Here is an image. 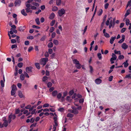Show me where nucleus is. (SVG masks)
Instances as JSON below:
<instances>
[{"instance_id":"1","label":"nucleus","mask_w":131,"mask_h":131,"mask_svg":"<svg viewBox=\"0 0 131 131\" xmlns=\"http://www.w3.org/2000/svg\"><path fill=\"white\" fill-rule=\"evenodd\" d=\"M16 118V116L15 114L13 115L12 113H11L9 115L8 117V123H10L12 121V119L14 120Z\"/></svg>"},{"instance_id":"2","label":"nucleus","mask_w":131,"mask_h":131,"mask_svg":"<svg viewBox=\"0 0 131 131\" xmlns=\"http://www.w3.org/2000/svg\"><path fill=\"white\" fill-rule=\"evenodd\" d=\"M65 10L63 8H61L58 11V13L59 16L61 17L65 14Z\"/></svg>"},{"instance_id":"3","label":"nucleus","mask_w":131,"mask_h":131,"mask_svg":"<svg viewBox=\"0 0 131 131\" xmlns=\"http://www.w3.org/2000/svg\"><path fill=\"white\" fill-rule=\"evenodd\" d=\"M41 62H40L41 64L45 65L47 62L48 61V59L47 58H43L41 59Z\"/></svg>"},{"instance_id":"4","label":"nucleus","mask_w":131,"mask_h":131,"mask_svg":"<svg viewBox=\"0 0 131 131\" xmlns=\"http://www.w3.org/2000/svg\"><path fill=\"white\" fill-rule=\"evenodd\" d=\"M21 0H16L14 3V5L16 7L19 6L21 4Z\"/></svg>"},{"instance_id":"5","label":"nucleus","mask_w":131,"mask_h":131,"mask_svg":"<svg viewBox=\"0 0 131 131\" xmlns=\"http://www.w3.org/2000/svg\"><path fill=\"white\" fill-rule=\"evenodd\" d=\"M32 67H27L26 69V71L27 73H29L30 72H32Z\"/></svg>"},{"instance_id":"6","label":"nucleus","mask_w":131,"mask_h":131,"mask_svg":"<svg viewBox=\"0 0 131 131\" xmlns=\"http://www.w3.org/2000/svg\"><path fill=\"white\" fill-rule=\"evenodd\" d=\"M115 24V22H112V20H111L110 23L109 28V29H110L112 27L113 28L114 27V26Z\"/></svg>"},{"instance_id":"7","label":"nucleus","mask_w":131,"mask_h":131,"mask_svg":"<svg viewBox=\"0 0 131 131\" xmlns=\"http://www.w3.org/2000/svg\"><path fill=\"white\" fill-rule=\"evenodd\" d=\"M102 81V80L99 78L96 79L95 80V82L97 84H100L101 83Z\"/></svg>"},{"instance_id":"8","label":"nucleus","mask_w":131,"mask_h":131,"mask_svg":"<svg viewBox=\"0 0 131 131\" xmlns=\"http://www.w3.org/2000/svg\"><path fill=\"white\" fill-rule=\"evenodd\" d=\"M58 93V92L57 90L54 91L52 93V95L53 96L55 97L57 95Z\"/></svg>"},{"instance_id":"9","label":"nucleus","mask_w":131,"mask_h":131,"mask_svg":"<svg viewBox=\"0 0 131 131\" xmlns=\"http://www.w3.org/2000/svg\"><path fill=\"white\" fill-rule=\"evenodd\" d=\"M122 47L123 49L124 50H125L127 48L128 46L127 45H126V43H123L122 46Z\"/></svg>"},{"instance_id":"10","label":"nucleus","mask_w":131,"mask_h":131,"mask_svg":"<svg viewBox=\"0 0 131 131\" xmlns=\"http://www.w3.org/2000/svg\"><path fill=\"white\" fill-rule=\"evenodd\" d=\"M55 15L54 13H52L50 15L49 18L50 19H53L55 17Z\"/></svg>"},{"instance_id":"11","label":"nucleus","mask_w":131,"mask_h":131,"mask_svg":"<svg viewBox=\"0 0 131 131\" xmlns=\"http://www.w3.org/2000/svg\"><path fill=\"white\" fill-rule=\"evenodd\" d=\"M125 38V36L124 35H123L122 36V39L118 41V43H122L124 41Z\"/></svg>"},{"instance_id":"12","label":"nucleus","mask_w":131,"mask_h":131,"mask_svg":"<svg viewBox=\"0 0 131 131\" xmlns=\"http://www.w3.org/2000/svg\"><path fill=\"white\" fill-rule=\"evenodd\" d=\"M116 37L115 36V37H112L111 38V39H110V43L111 44H112L113 43V41L114 40L116 39Z\"/></svg>"},{"instance_id":"13","label":"nucleus","mask_w":131,"mask_h":131,"mask_svg":"<svg viewBox=\"0 0 131 131\" xmlns=\"http://www.w3.org/2000/svg\"><path fill=\"white\" fill-rule=\"evenodd\" d=\"M21 13L22 14L25 16H26L27 15V14L26 13V12H25V9H24L21 10Z\"/></svg>"},{"instance_id":"14","label":"nucleus","mask_w":131,"mask_h":131,"mask_svg":"<svg viewBox=\"0 0 131 131\" xmlns=\"http://www.w3.org/2000/svg\"><path fill=\"white\" fill-rule=\"evenodd\" d=\"M18 28L20 31H23L25 29V27L24 26H20Z\"/></svg>"},{"instance_id":"15","label":"nucleus","mask_w":131,"mask_h":131,"mask_svg":"<svg viewBox=\"0 0 131 131\" xmlns=\"http://www.w3.org/2000/svg\"><path fill=\"white\" fill-rule=\"evenodd\" d=\"M8 121L7 120L5 121V122H4L3 123V126H4L5 127H6L8 125Z\"/></svg>"},{"instance_id":"16","label":"nucleus","mask_w":131,"mask_h":131,"mask_svg":"<svg viewBox=\"0 0 131 131\" xmlns=\"http://www.w3.org/2000/svg\"><path fill=\"white\" fill-rule=\"evenodd\" d=\"M25 10L27 13H31L32 12V10H31L30 8H26Z\"/></svg>"},{"instance_id":"17","label":"nucleus","mask_w":131,"mask_h":131,"mask_svg":"<svg viewBox=\"0 0 131 131\" xmlns=\"http://www.w3.org/2000/svg\"><path fill=\"white\" fill-rule=\"evenodd\" d=\"M128 61V60H126L123 63L124 64V67L125 68L127 67L129 65V63L127 62Z\"/></svg>"},{"instance_id":"18","label":"nucleus","mask_w":131,"mask_h":131,"mask_svg":"<svg viewBox=\"0 0 131 131\" xmlns=\"http://www.w3.org/2000/svg\"><path fill=\"white\" fill-rule=\"evenodd\" d=\"M73 63L76 64H79V61L77 60L76 59H75L73 60Z\"/></svg>"},{"instance_id":"19","label":"nucleus","mask_w":131,"mask_h":131,"mask_svg":"<svg viewBox=\"0 0 131 131\" xmlns=\"http://www.w3.org/2000/svg\"><path fill=\"white\" fill-rule=\"evenodd\" d=\"M18 95L19 97L20 98H22L23 96L22 92L21 91H19L18 92Z\"/></svg>"},{"instance_id":"20","label":"nucleus","mask_w":131,"mask_h":131,"mask_svg":"<svg viewBox=\"0 0 131 131\" xmlns=\"http://www.w3.org/2000/svg\"><path fill=\"white\" fill-rule=\"evenodd\" d=\"M35 65L36 68L38 69L40 68V67L39 63H35Z\"/></svg>"},{"instance_id":"21","label":"nucleus","mask_w":131,"mask_h":131,"mask_svg":"<svg viewBox=\"0 0 131 131\" xmlns=\"http://www.w3.org/2000/svg\"><path fill=\"white\" fill-rule=\"evenodd\" d=\"M53 43L51 42H49L48 45V48H51L53 47Z\"/></svg>"},{"instance_id":"22","label":"nucleus","mask_w":131,"mask_h":131,"mask_svg":"<svg viewBox=\"0 0 131 131\" xmlns=\"http://www.w3.org/2000/svg\"><path fill=\"white\" fill-rule=\"evenodd\" d=\"M75 66L77 68L79 69H80L81 67V64L80 63L79 64L75 65Z\"/></svg>"},{"instance_id":"23","label":"nucleus","mask_w":131,"mask_h":131,"mask_svg":"<svg viewBox=\"0 0 131 131\" xmlns=\"http://www.w3.org/2000/svg\"><path fill=\"white\" fill-rule=\"evenodd\" d=\"M20 79L21 80H24V79L25 77L24 75L23 74H21L20 76Z\"/></svg>"},{"instance_id":"24","label":"nucleus","mask_w":131,"mask_h":131,"mask_svg":"<svg viewBox=\"0 0 131 131\" xmlns=\"http://www.w3.org/2000/svg\"><path fill=\"white\" fill-rule=\"evenodd\" d=\"M15 90L14 89V90L12 89L11 92V94L13 96L16 93Z\"/></svg>"},{"instance_id":"25","label":"nucleus","mask_w":131,"mask_h":131,"mask_svg":"<svg viewBox=\"0 0 131 131\" xmlns=\"http://www.w3.org/2000/svg\"><path fill=\"white\" fill-rule=\"evenodd\" d=\"M130 9H128L126 12V13L125 14V17H126L129 14H130V13H129V12H130Z\"/></svg>"},{"instance_id":"26","label":"nucleus","mask_w":131,"mask_h":131,"mask_svg":"<svg viewBox=\"0 0 131 131\" xmlns=\"http://www.w3.org/2000/svg\"><path fill=\"white\" fill-rule=\"evenodd\" d=\"M58 9V8L57 7L54 6L52 7V10L53 12H55Z\"/></svg>"},{"instance_id":"27","label":"nucleus","mask_w":131,"mask_h":131,"mask_svg":"<svg viewBox=\"0 0 131 131\" xmlns=\"http://www.w3.org/2000/svg\"><path fill=\"white\" fill-rule=\"evenodd\" d=\"M56 3L57 5L59 6L61 4V0H57Z\"/></svg>"},{"instance_id":"28","label":"nucleus","mask_w":131,"mask_h":131,"mask_svg":"<svg viewBox=\"0 0 131 131\" xmlns=\"http://www.w3.org/2000/svg\"><path fill=\"white\" fill-rule=\"evenodd\" d=\"M37 106V105H35L34 106H32L31 107H30V108L29 109V111H31L32 110H33L34 109V108H35Z\"/></svg>"},{"instance_id":"29","label":"nucleus","mask_w":131,"mask_h":131,"mask_svg":"<svg viewBox=\"0 0 131 131\" xmlns=\"http://www.w3.org/2000/svg\"><path fill=\"white\" fill-rule=\"evenodd\" d=\"M62 94L61 93L57 94V98L58 99H60L61 97Z\"/></svg>"},{"instance_id":"30","label":"nucleus","mask_w":131,"mask_h":131,"mask_svg":"<svg viewBox=\"0 0 131 131\" xmlns=\"http://www.w3.org/2000/svg\"><path fill=\"white\" fill-rule=\"evenodd\" d=\"M73 115L70 113H68L67 115V116L70 118H72L73 116Z\"/></svg>"},{"instance_id":"31","label":"nucleus","mask_w":131,"mask_h":131,"mask_svg":"<svg viewBox=\"0 0 131 131\" xmlns=\"http://www.w3.org/2000/svg\"><path fill=\"white\" fill-rule=\"evenodd\" d=\"M56 21L55 20H53L50 23V25L51 26H53L55 23Z\"/></svg>"},{"instance_id":"32","label":"nucleus","mask_w":131,"mask_h":131,"mask_svg":"<svg viewBox=\"0 0 131 131\" xmlns=\"http://www.w3.org/2000/svg\"><path fill=\"white\" fill-rule=\"evenodd\" d=\"M74 93V91L72 90L70 91L69 92V94L70 96L72 95Z\"/></svg>"},{"instance_id":"33","label":"nucleus","mask_w":131,"mask_h":131,"mask_svg":"<svg viewBox=\"0 0 131 131\" xmlns=\"http://www.w3.org/2000/svg\"><path fill=\"white\" fill-rule=\"evenodd\" d=\"M53 43L56 45H58L59 44V42L57 40H54L53 41Z\"/></svg>"},{"instance_id":"34","label":"nucleus","mask_w":131,"mask_h":131,"mask_svg":"<svg viewBox=\"0 0 131 131\" xmlns=\"http://www.w3.org/2000/svg\"><path fill=\"white\" fill-rule=\"evenodd\" d=\"M52 83L50 82H49L47 84V86L48 88H50L52 86Z\"/></svg>"},{"instance_id":"35","label":"nucleus","mask_w":131,"mask_h":131,"mask_svg":"<svg viewBox=\"0 0 131 131\" xmlns=\"http://www.w3.org/2000/svg\"><path fill=\"white\" fill-rule=\"evenodd\" d=\"M23 65V63L21 62H20L18 63L17 64L18 66L20 68H21L22 67Z\"/></svg>"},{"instance_id":"36","label":"nucleus","mask_w":131,"mask_h":131,"mask_svg":"<svg viewBox=\"0 0 131 131\" xmlns=\"http://www.w3.org/2000/svg\"><path fill=\"white\" fill-rule=\"evenodd\" d=\"M35 21L36 22L37 24L38 25H39L40 24V22L39 19L38 18H37L35 19Z\"/></svg>"},{"instance_id":"37","label":"nucleus","mask_w":131,"mask_h":131,"mask_svg":"<svg viewBox=\"0 0 131 131\" xmlns=\"http://www.w3.org/2000/svg\"><path fill=\"white\" fill-rule=\"evenodd\" d=\"M130 21L128 18H126V24L128 26L129 23Z\"/></svg>"},{"instance_id":"38","label":"nucleus","mask_w":131,"mask_h":131,"mask_svg":"<svg viewBox=\"0 0 131 131\" xmlns=\"http://www.w3.org/2000/svg\"><path fill=\"white\" fill-rule=\"evenodd\" d=\"M118 58L119 60H122L124 59V56L123 55H120L119 56Z\"/></svg>"},{"instance_id":"39","label":"nucleus","mask_w":131,"mask_h":131,"mask_svg":"<svg viewBox=\"0 0 131 131\" xmlns=\"http://www.w3.org/2000/svg\"><path fill=\"white\" fill-rule=\"evenodd\" d=\"M54 28L53 27H52L50 28V29L49 30V32H52L54 30Z\"/></svg>"},{"instance_id":"40","label":"nucleus","mask_w":131,"mask_h":131,"mask_svg":"<svg viewBox=\"0 0 131 131\" xmlns=\"http://www.w3.org/2000/svg\"><path fill=\"white\" fill-rule=\"evenodd\" d=\"M48 78L46 76H45L43 77L42 79V81L43 82H45L47 80Z\"/></svg>"},{"instance_id":"41","label":"nucleus","mask_w":131,"mask_h":131,"mask_svg":"<svg viewBox=\"0 0 131 131\" xmlns=\"http://www.w3.org/2000/svg\"><path fill=\"white\" fill-rule=\"evenodd\" d=\"M97 57L99 58V59L101 60L102 58L101 54L100 53H99L97 54Z\"/></svg>"},{"instance_id":"42","label":"nucleus","mask_w":131,"mask_h":131,"mask_svg":"<svg viewBox=\"0 0 131 131\" xmlns=\"http://www.w3.org/2000/svg\"><path fill=\"white\" fill-rule=\"evenodd\" d=\"M114 52L115 54H121V52L120 51H117L116 50H115L114 51Z\"/></svg>"},{"instance_id":"43","label":"nucleus","mask_w":131,"mask_h":131,"mask_svg":"<svg viewBox=\"0 0 131 131\" xmlns=\"http://www.w3.org/2000/svg\"><path fill=\"white\" fill-rule=\"evenodd\" d=\"M20 110L19 109H17L15 110V114H17L19 113L20 112Z\"/></svg>"},{"instance_id":"44","label":"nucleus","mask_w":131,"mask_h":131,"mask_svg":"<svg viewBox=\"0 0 131 131\" xmlns=\"http://www.w3.org/2000/svg\"><path fill=\"white\" fill-rule=\"evenodd\" d=\"M104 36L106 38H108L110 37V35L107 33H105L104 34Z\"/></svg>"},{"instance_id":"45","label":"nucleus","mask_w":131,"mask_h":131,"mask_svg":"<svg viewBox=\"0 0 131 131\" xmlns=\"http://www.w3.org/2000/svg\"><path fill=\"white\" fill-rule=\"evenodd\" d=\"M33 49V48L32 47L30 46L29 48L28 51V52H30Z\"/></svg>"},{"instance_id":"46","label":"nucleus","mask_w":131,"mask_h":131,"mask_svg":"<svg viewBox=\"0 0 131 131\" xmlns=\"http://www.w3.org/2000/svg\"><path fill=\"white\" fill-rule=\"evenodd\" d=\"M46 38V36H43L42 37V38H41L40 40L41 41H44L45 40Z\"/></svg>"},{"instance_id":"47","label":"nucleus","mask_w":131,"mask_h":131,"mask_svg":"<svg viewBox=\"0 0 131 131\" xmlns=\"http://www.w3.org/2000/svg\"><path fill=\"white\" fill-rule=\"evenodd\" d=\"M1 83L2 87H4V82L3 80H1Z\"/></svg>"},{"instance_id":"48","label":"nucleus","mask_w":131,"mask_h":131,"mask_svg":"<svg viewBox=\"0 0 131 131\" xmlns=\"http://www.w3.org/2000/svg\"><path fill=\"white\" fill-rule=\"evenodd\" d=\"M125 78H129L130 79H131V74H129L128 75H126L125 77Z\"/></svg>"},{"instance_id":"49","label":"nucleus","mask_w":131,"mask_h":131,"mask_svg":"<svg viewBox=\"0 0 131 131\" xmlns=\"http://www.w3.org/2000/svg\"><path fill=\"white\" fill-rule=\"evenodd\" d=\"M56 34L55 32H53L51 34V37L52 38H54L56 36Z\"/></svg>"},{"instance_id":"50","label":"nucleus","mask_w":131,"mask_h":131,"mask_svg":"<svg viewBox=\"0 0 131 131\" xmlns=\"http://www.w3.org/2000/svg\"><path fill=\"white\" fill-rule=\"evenodd\" d=\"M109 5V4L108 3H106L105 4L104 7L105 9H107L108 8V6Z\"/></svg>"},{"instance_id":"51","label":"nucleus","mask_w":131,"mask_h":131,"mask_svg":"<svg viewBox=\"0 0 131 131\" xmlns=\"http://www.w3.org/2000/svg\"><path fill=\"white\" fill-rule=\"evenodd\" d=\"M79 113V112L78 110H77L76 109H74V114H77Z\"/></svg>"},{"instance_id":"52","label":"nucleus","mask_w":131,"mask_h":131,"mask_svg":"<svg viewBox=\"0 0 131 131\" xmlns=\"http://www.w3.org/2000/svg\"><path fill=\"white\" fill-rule=\"evenodd\" d=\"M89 67L90 69V72L91 73H92L93 71V68L92 66H89Z\"/></svg>"},{"instance_id":"53","label":"nucleus","mask_w":131,"mask_h":131,"mask_svg":"<svg viewBox=\"0 0 131 131\" xmlns=\"http://www.w3.org/2000/svg\"><path fill=\"white\" fill-rule=\"evenodd\" d=\"M48 52L49 53L51 54L53 52V50L52 49L50 48L48 50Z\"/></svg>"},{"instance_id":"54","label":"nucleus","mask_w":131,"mask_h":131,"mask_svg":"<svg viewBox=\"0 0 131 131\" xmlns=\"http://www.w3.org/2000/svg\"><path fill=\"white\" fill-rule=\"evenodd\" d=\"M126 29V28H123L121 30V33H123L124 32Z\"/></svg>"},{"instance_id":"55","label":"nucleus","mask_w":131,"mask_h":131,"mask_svg":"<svg viewBox=\"0 0 131 131\" xmlns=\"http://www.w3.org/2000/svg\"><path fill=\"white\" fill-rule=\"evenodd\" d=\"M29 42L28 41H26L25 42V45H28L29 44Z\"/></svg>"},{"instance_id":"56","label":"nucleus","mask_w":131,"mask_h":131,"mask_svg":"<svg viewBox=\"0 0 131 131\" xmlns=\"http://www.w3.org/2000/svg\"><path fill=\"white\" fill-rule=\"evenodd\" d=\"M12 89H14V90H16L17 89V88L16 86L14 84H13L12 86Z\"/></svg>"},{"instance_id":"57","label":"nucleus","mask_w":131,"mask_h":131,"mask_svg":"<svg viewBox=\"0 0 131 131\" xmlns=\"http://www.w3.org/2000/svg\"><path fill=\"white\" fill-rule=\"evenodd\" d=\"M50 88L49 89V91L50 92H52L54 89V88L53 87H50Z\"/></svg>"},{"instance_id":"58","label":"nucleus","mask_w":131,"mask_h":131,"mask_svg":"<svg viewBox=\"0 0 131 131\" xmlns=\"http://www.w3.org/2000/svg\"><path fill=\"white\" fill-rule=\"evenodd\" d=\"M27 38L28 39H34V37L32 36H29L27 37Z\"/></svg>"},{"instance_id":"59","label":"nucleus","mask_w":131,"mask_h":131,"mask_svg":"<svg viewBox=\"0 0 131 131\" xmlns=\"http://www.w3.org/2000/svg\"><path fill=\"white\" fill-rule=\"evenodd\" d=\"M32 27L33 28H36L37 29H39L40 28V27H39L38 26H36L35 25H33L32 26Z\"/></svg>"},{"instance_id":"60","label":"nucleus","mask_w":131,"mask_h":131,"mask_svg":"<svg viewBox=\"0 0 131 131\" xmlns=\"http://www.w3.org/2000/svg\"><path fill=\"white\" fill-rule=\"evenodd\" d=\"M113 77V76H110L108 78V80L110 81H112Z\"/></svg>"},{"instance_id":"61","label":"nucleus","mask_w":131,"mask_h":131,"mask_svg":"<svg viewBox=\"0 0 131 131\" xmlns=\"http://www.w3.org/2000/svg\"><path fill=\"white\" fill-rule=\"evenodd\" d=\"M31 107V106L30 105H28L25 107V108L26 109H30Z\"/></svg>"},{"instance_id":"62","label":"nucleus","mask_w":131,"mask_h":131,"mask_svg":"<svg viewBox=\"0 0 131 131\" xmlns=\"http://www.w3.org/2000/svg\"><path fill=\"white\" fill-rule=\"evenodd\" d=\"M17 47V46L16 45H12L11 46V48L13 49L14 48H16Z\"/></svg>"},{"instance_id":"63","label":"nucleus","mask_w":131,"mask_h":131,"mask_svg":"<svg viewBox=\"0 0 131 131\" xmlns=\"http://www.w3.org/2000/svg\"><path fill=\"white\" fill-rule=\"evenodd\" d=\"M116 58L115 57H112L110 59V61H113L114 60H115L116 59Z\"/></svg>"},{"instance_id":"64","label":"nucleus","mask_w":131,"mask_h":131,"mask_svg":"<svg viewBox=\"0 0 131 131\" xmlns=\"http://www.w3.org/2000/svg\"><path fill=\"white\" fill-rule=\"evenodd\" d=\"M99 12H100L99 13L98 15L99 16L101 15L103 13V10L102 9H100L99 10Z\"/></svg>"}]
</instances>
